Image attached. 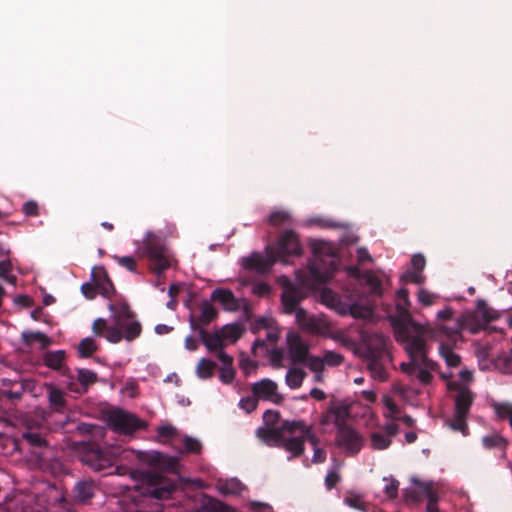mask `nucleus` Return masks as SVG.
<instances>
[{
    "label": "nucleus",
    "instance_id": "22",
    "mask_svg": "<svg viewBox=\"0 0 512 512\" xmlns=\"http://www.w3.org/2000/svg\"><path fill=\"white\" fill-rule=\"evenodd\" d=\"M66 353L64 350L48 351L44 355V364L50 369L59 371L63 376H69V368L64 365Z\"/></svg>",
    "mask_w": 512,
    "mask_h": 512
},
{
    "label": "nucleus",
    "instance_id": "13",
    "mask_svg": "<svg viewBox=\"0 0 512 512\" xmlns=\"http://www.w3.org/2000/svg\"><path fill=\"white\" fill-rule=\"evenodd\" d=\"M304 298L303 289L294 284H287L281 295V302L284 312L292 314L298 307L299 302Z\"/></svg>",
    "mask_w": 512,
    "mask_h": 512
},
{
    "label": "nucleus",
    "instance_id": "1",
    "mask_svg": "<svg viewBox=\"0 0 512 512\" xmlns=\"http://www.w3.org/2000/svg\"><path fill=\"white\" fill-rule=\"evenodd\" d=\"M256 434L265 444L283 447L292 454V457L303 454L305 440L314 447L318 444V439L311 427L306 426L302 421H279V418H275L259 427Z\"/></svg>",
    "mask_w": 512,
    "mask_h": 512
},
{
    "label": "nucleus",
    "instance_id": "2",
    "mask_svg": "<svg viewBox=\"0 0 512 512\" xmlns=\"http://www.w3.org/2000/svg\"><path fill=\"white\" fill-rule=\"evenodd\" d=\"M403 334L405 350L410 361L403 362L400 365L401 370L408 376L415 377L422 384L427 385L433 378L431 372L438 368V364L427 357V344L422 335L409 332Z\"/></svg>",
    "mask_w": 512,
    "mask_h": 512
},
{
    "label": "nucleus",
    "instance_id": "62",
    "mask_svg": "<svg viewBox=\"0 0 512 512\" xmlns=\"http://www.w3.org/2000/svg\"><path fill=\"white\" fill-rule=\"evenodd\" d=\"M272 324L271 318L260 317L254 321L251 327L253 333H257L261 329H270Z\"/></svg>",
    "mask_w": 512,
    "mask_h": 512
},
{
    "label": "nucleus",
    "instance_id": "14",
    "mask_svg": "<svg viewBox=\"0 0 512 512\" xmlns=\"http://www.w3.org/2000/svg\"><path fill=\"white\" fill-rule=\"evenodd\" d=\"M91 277L102 296L110 298L115 293L114 285L104 267H93Z\"/></svg>",
    "mask_w": 512,
    "mask_h": 512
},
{
    "label": "nucleus",
    "instance_id": "63",
    "mask_svg": "<svg viewBox=\"0 0 512 512\" xmlns=\"http://www.w3.org/2000/svg\"><path fill=\"white\" fill-rule=\"evenodd\" d=\"M283 358H284V354L281 349H272L270 351V361H271V364L275 368L283 367V363H282Z\"/></svg>",
    "mask_w": 512,
    "mask_h": 512
},
{
    "label": "nucleus",
    "instance_id": "38",
    "mask_svg": "<svg viewBox=\"0 0 512 512\" xmlns=\"http://www.w3.org/2000/svg\"><path fill=\"white\" fill-rule=\"evenodd\" d=\"M439 353L444 358L448 367H458L460 365V356L454 353L449 345L441 343L439 346Z\"/></svg>",
    "mask_w": 512,
    "mask_h": 512
},
{
    "label": "nucleus",
    "instance_id": "3",
    "mask_svg": "<svg viewBox=\"0 0 512 512\" xmlns=\"http://www.w3.org/2000/svg\"><path fill=\"white\" fill-rule=\"evenodd\" d=\"M139 250L141 255L148 259L151 271L157 276L170 268L171 256L165 240L161 236L148 232L143 238V244Z\"/></svg>",
    "mask_w": 512,
    "mask_h": 512
},
{
    "label": "nucleus",
    "instance_id": "18",
    "mask_svg": "<svg viewBox=\"0 0 512 512\" xmlns=\"http://www.w3.org/2000/svg\"><path fill=\"white\" fill-rule=\"evenodd\" d=\"M147 484L144 493L155 498H163L170 493V489L164 486V479L158 474H143L142 485Z\"/></svg>",
    "mask_w": 512,
    "mask_h": 512
},
{
    "label": "nucleus",
    "instance_id": "45",
    "mask_svg": "<svg viewBox=\"0 0 512 512\" xmlns=\"http://www.w3.org/2000/svg\"><path fill=\"white\" fill-rule=\"evenodd\" d=\"M496 366L502 373L512 374V349L497 359Z\"/></svg>",
    "mask_w": 512,
    "mask_h": 512
},
{
    "label": "nucleus",
    "instance_id": "53",
    "mask_svg": "<svg viewBox=\"0 0 512 512\" xmlns=\"http://www.w3.org/2000/svg\"><path fill=\"white\" fill-rule=\"evenodd\" d=\"M304 364L314 373L323 372L325 368L323 359L313 355H309Z\"/></svg>",
    "mask_w": 512,
    "mask_h": 512
},
{
    "label": "nucleus",
    "instance_id": "17",
    "mask_svg": "<svg viewBox=\"0 0 512 512\" xmlns=\"http://www.w3.org/2000/svg\"><path fill=\"white\" fill-rule=\"evenodd\" d=\"M365 357L390 358L387 349V338L381 334L370 336L366 344Z\"/></svg>",
    "mask_w": 512,
    "mask_h": 512
},
{
    "label": "nucleus",
    "instance_id": "35",
    "mask_svg": "<svg viewBox=\"0 0 512 512\" xmlns=\"http://www.w3.org/2000/svg\"><path fill=\"white\" fill-rule=\"evenodd\" d=\"M98 350V344L91 337L83 338L77 347V352L80 358H89Z\"/></svg>",
    "mask_w": 512,
    "mask_h": 512
},
{
    "label": "nucleus",
    "instance_id": "9",
    "mask_svg": "<svg viewBox=\"0 0 512 512\" xmlns=\"http://www.w3.org/2000/svg\"><path fill=\"white\" fill-rule=\"evenodd\" d=\"M199 315H195L193 312L189 316V324L190 328L193 331H200L201 328H204L206 325L215 320L218 316L217 310L208 300H203L199 304Z\"/></svg>",
    "mask_w": 512,
    "mask_h": 512
},
{
    "label": "nucleus",
    "instance_id": "26",
    "mask_svg": "<svg viewBox=\"0 0 512 512\" xmlns=\"http://www.w3.org/2000/svg\"><path fill=\"white\" fill-rule=\"evenodd\" d=\"M115 325L121 329L124 334V339L128 342H131L138 338L142 332L141 323L135 318H131V320H120L115 322Z\"/></svg>",
    "mask_w": 512,
    "mask_h": 512
},
{
    "label": "nucleus",
    "instance_id": "23",
    "mask_svg": "<svg viewBox=\"0 0 512 512\" xmlns=\"http://www.w3.org/2000/svg\"><path fill=\"white\" fill-rule=\"evenodd\" d=\"M217 359L222 363L219 369V379L224 384H231L235 378L236 372L233 368V357L225 351H219Z\"/></svg>",
    "mask_w": 512,
    "mask_h": 512
},
{
    "label": "nucleus",
    "instance_id": "54",
    "mask_svg": "<svg viewBox=\"0 0 512 512\" xmlns=\"http://www.w3.org/2000/svg\"><path fill=\"white\" fill-rule=\"evenodd\" d=\"M257 404H258V399L254 394H252L251 396L242 398L239 402V406L247 414L252 413L255 410V408L257 407Z\"/></svg>",
    "mask_w": 512,
    "mask_h": 512
},
{
    "label": "nucleus",
    "instance_id": "49",
    "mask_svg": "<svg viewBox=\"0 0 512 512\" xmlns=\"http://www.w3.org/2000/svg\"><path fill=\"white\" fill-rule=\"evenodd\" d=\"M409 304H410V301H409L408 290L405 288L399 289L397 292V304H396L397 310L400 313L407 312Z\"/></svg>",
    "mask_w": 512,
    "mask_h": 512
},
{
    "label": "nucleus",
    "instance_id": "33",
    "mask_svg": "<svg viewBox=\"0 0 512 512\" xmlns=\"http://www.w3.org/2000/svg\"><path fill=\"white\" fill-rule=\"evenodd\" d=\"M350 404L347 401L332 398L329 401L327 414L325 416H350Z\"/></svg>",
    "mask_w": 512,
    "mask_h": 512
},
{
    "label": "nucleus",
    "instance_id": "16",
    "mask_svg": "<svg viewBox=\"0 0 512 512\" xmlns=\"http://www.w3.org/2000/svg\"><path fill=\"white\" fill-rule=\"evenodd\" d=\"M137 459L141 463L159 470L169 469L172 466V460L158 451H139Z\"/></svg>",
    "mask_w": 512,
    "mask_h": 512
},
{
    "label": "nucleus",
    "instance_id": "52",
    "mask_svg": "<svg viewBox=\"0 0 512 512\" xmlns=\"http://www.w3.org/2000/svg\"><path fill=\"white\" fill-rule=\"evenodd\" d=\"M78 430L83 434H91L93 437L102 438L105 434L104 429L100 426L91 424H81Z\"/></svg>",
    "mask_w": 512,
    "mask_h": 512
},
{
    "label": "nucleus",
    "instance_id": "20",
    "mask_svg": "<svg viewBox=\"0 0 512 512\" xmlns=\"http://www.w3.org/2000/svg\"><path fill=\"white\" fill-rule=\"evenodd\" d=\"M211 300L219 302L226 311H237L240 308L239 300L230 289L216 288L211 293Z\"/></svg>",
    "mask_w": 512,
    "mask_h": 512
},
{
    "label": "nucleus",
    "instance_id": "41",
    "mask_svg": "<svg viewBox=\"0 0 512 512\" xmlns=\"http://www.w3.org/2000/svg\"><path fill=\"white\" fill-rule=\"evenodd\" d=\"M349 311L351 316L356 319H369L373 315V309L371 306L357 302H354L349 306Z\"/></svg>",
    "mask_w": 512,
    "mask_h": 512
},
{
    "label": "nucleus",
    "instance_id": "40",
    "mask_svg": "<svg viewBox=\"0 0 512 512\" xmlns=\"http://www.w3.org/2000/svg\"><path fill=\"white\" fill-rule=\"evenodd\" d=\"M243 333L244 329L238 323L225 325L220 332L221 336L223 337V341L227 339L231 342L237 341Z\"/></svg>",
    "mask_w": 512,
    "mask_h": 512
},
{
    "label": "nucleus",
    "instance_id": "31",
    "mask_svg": "<svg viewBox=\"0 0 512 512\" xmlns=\"http://www.w3.org/2000/svg\"><path fill=\"white\" fill-rule=\"evenodd\" d=\"M48 390V399L53 411L56 413H63V409L66 403L64 392L61 389L56 388L52 385L49 386Z\"/></svg>",
    "mask_w": 512,
    "mask_h": 512
},
{
    "label": "nucleus",
    "instance_id": "48",
    "mask_svg": "<svg viewBox=\"0 0 512 512\" xmlns=\"http://www.w3.org/2000/svg\"><path fill=\"white\" fill-rule=\"evenodd\" d=\"M390 444V438L382 435L380 432H374L371 434V445L374 449L383 450L388 448Z\"/></svg>",
    "mask_w": 512,
    "mask_h": 512
},
{
    "label": "nucleus",
    "instance_id": "46",
    "mask_svg": "<svg viewBox=\"0 0 512 512\" xmlns=\"http://www.w3.org/2000/svg\"><path fill=\"white\" fill-rule=\"evenodd\" d=\"M324 366L337 367L343 364L344 356L334 351H325L322 357Z\"/></svg>",
    "mask_w": 512,
    "mask_h": 512
},
{
    "label": "nucleus",
    "instance_id": "51",
    "mask_svg": "<svg viewBox=\"0 0 512 512\" xmlns=\"http://www.w3.org/2000/svg\"><path fill=\"white\" fill-rule=\"evenodd\" d=\"M400 280L405 283H415V284H422L425 280V277L423 274L417 270H407L403 275L401 276Z\"/></svg>",
    "mask_w": 512,
    "mask_h": 512
},
{
    "label": "nucleus",
    "instance_id": "58",
    "mask_svg": "<svg viewBox=\"0 0 512 512\" xmlns=\"http://www.w3.org/2000/svg\"><path fill=\"white\" fill-rule=\"evenodd\" d=\"M293 313H295L296 321L299 325L309 328L313 326L314 321L308 317L305 309L297 307Z\"/></svg>",
    "mask_w": 512,
    "mask_h": 512
},
{
    "label": "nucleus",
    "instance_id": "15",
    "mask_svg": "<svg viewBox=\"0 0 512 512\" xmlns=\"http://www.w3.org/2000/svg\"><path fill=\"white\" fill-rule=\"evenodd\" d=\"M349 273L358 279H362L370 288V293L373 296L382 297L384 290L382 280L373 271L360 272L357 267H350Z\"/></svg>",
    "mask_w": 512,
    "mask_h": 512
},
{
    "label": "nucleus",
    "instance_id": "21",
    "mask_svg": "<svg viewBox=\"0 0 512 512\" xmlns=\"http://www.w3.org/2000/svg\"><path fill=\"white\" fill-rule=\"evenodd\" d=\"M252 393L257 399L273 400L278 398L277 384L270 379H262L252 386Z\"/></svg>",
    "mask_w": 512,
    "mask_h": 512
},
{
    "label": "nucleus",
    "instance_id": "10",
    "mask_svg": "<svg viewBox=\"0 0 512 512\" xmlns=\"http://www.w3.org/2000/svg\"><path fill=\"white\" fill-rule=\"evenodd\" d=\"M107 426L116 433L131 436L134 432L145 429L147 423L140 418H108Z\"/></svg>",
    "mask_w": 512,
    "mask_h": 512
},
{
    "label": "nucleus",
    "instance_id": "59",
    "mask_svg": "<svg viewBox=\"0 0 512 512\" xmlns=\"http://www.w3.org/2000/svg\"><path fill=\"white\" fill-rule=\"evenodd\" d=\"M496 416H509L512 417V403L502 402L493 404Z\"/></svg>",
    "mask_w": 512,
    "mask_h": 512
},
{
    "label": "nucleus",
    "instance_id": "36",
    "mask_svg": "<svg viewBox=\"0 0 512 512\" xmlns=\"http://www.w3.org/2000/svg\"><path fill=\"white\" fill-rule=\"evenodd\" d=\"M216 363L207 359L201 358L196 366V374L201 379H210L214 375Z\"/></svg>",
    "mask_w": 512,
    "mask_h": 512
},
{
    "label": "nucleus",
    "instance_id": "43",
    "mask_svg": "<svg viewBox=\"0 0 512 512\" xmlns=\"http://www.w3.org/2000/svg\"><path fill=\"white\" fill-rule=\"evenodd\" d=\"M158 440L167 442L174 439L178 435L176 427L171 424H164L157 428Z\"/></svg>",
    "mask_w": 512,
    "mask_h": 512
},
{
    "label": "nucleus",
    "instance_id": "5",
    "mask_svg": "<svg viewBox=\"0 0 512 512\" xmlns=\"http://www.w3.org/2000/svg\"><path fill=\"white\" fill-rule=\"evenodd\" d=\"M435 329L452 342H456L460 338L462 330H464L461 317H454L451 307H446L437 313Z\"/></svg>",
    "mask_w": 512,
    "mask_h": 512
},
{
    "label": "nucleus",
    "instance_id": "29",
    "mask_svg": "<svg viewBox=\"0 0 512 512\" xmlns=\"http://www.w3.org/2000/svg\"><path fill=\"white\" fill-rule=\"evenodd\" d=\"M217 488L224 495L236 496L241 495L246 490V486L236 478L219 481Z\"/></svg>",
    "mask_w": 512,
    "mask_h": 512
},
{
    "label": "nucleus",
    "instance_id": "50",
    "mask_svg": "<svg viewBox=\"0 0 512 512\" xmlns=\"http://www.w3.org/2000/svg\"><path fill=\"white\" fill-rule=\"evenodd\" d=\"M113 259L123 268L130 272H137V262L132 256L114 255Z\"/></svg>",
    "mask_w": 512,
    "mask_h": 512
},
{
    "label": "nucleus",
    "instance_id": "28",
    "mask_svg": "<svg viewBox=\"0 0 512 512\" xmlns=\"http://www.w3.org/2000/svg\"><path fill=\"white\" fill-rule=\"evenodd\" d=\"M95 484L93 481L83 480L76 483L74 497L77 502L86 503L94 496Z\"/></svg>",
    "mask_w": 512,
    "mask_h": 512
},
{
    "label": "nucleus",
    "instance_id": "27",
    "mask_svg": "<svg viewBox=\"0 0 512 512\" xmlns=\"http://www.w3.org/2000/svg\"><path fill=\"white\" fill-rule=\"evenodd\" d=\"M473 402L471 391L465 387L459 389L455 396V416H466Z\"/></svg>",
    "mask_w": 512,
    "mask_h": 512
},
{
    "label": "nucleus",
    "instance_id": "12",
    "mask_svg": "<svg viewBox=\"0 0 512 512\" xmlns=\"http://www.w3.org/2000/svg\"><path fill=\"white\" fill-rule=\"evenodd\" d=\"M287 343L289 347V353L293 363H305L309 357V348L302 341L301 337L297 333H288Z\"/></svg>",
    "mask_w": 512,
    "mask_h": 512
},
{
    "label": "nucleus",
    "instance_id": "64",
    "mask_svg": "<svg viewBox=\"0 0 512 512\" xmlns=\"http://www.w3.org/2000/svg\"><path fill=\"white\" fill-rule=\"evenodd\" d=\"M434 299H435V295L432 294L431 292L425 290V289H420L419 292H418V300L421 304H423L424 306H430L434 303Z\"/></svg>",
    "mask_w": 512,
    "mask_h": 512
},
{
    "label": "nucleus",
    "instance_id": "37",
    "mask_svg": "<svg viewBox=\"0 0 512 512\" xmlns=\"http://www.w3.org/2000/svg\"><path fill=\"white\" fill-rule=\"evenodd\" d=\"M21 420H28V418H20ZM27 426L26 430L22 433V437L32 446L41 447L46 445L45 439L38 433L33 430V428L29 425L28 421H25Z\"/></svg>",
    "mask_w": 512,
    "mask_h": 512
},
{
    "label": "nucleus",
    "instance_id": "60",
    "mask_svg": "<svg viewBox=\"0 0 512 512\" xmlns=\"http://www.w3.org/2000/svg\"><path fill=\"white\" fill-rule=\"evenodd\" d=\"M22 211L28 217L38 216V214H39L38 203L36 201H34V200L26 201L23 204Z\"/></svg>",
    "mask_w": 512,
    "mask_h": 512
},
{
    "label": "nucleus",
    "instance_id": "8",
    "mask_svg": "<svg viewBox=\"0 0 512 512\" xmlns=\"http://www.w3.org/2000/svg\"><path fill=\"white\" fill-rule=\"evenodd\" d=\"M279 261L276 255L275 248L267 247L266 256H262L260 253H253L249 257L244 259L245 269L255 271L257 273H268L275 262Z\"/></svg>",
    "mask_w": 512,
    "mask_h": 512
},
{
    "label": "nucleus",
    "instance_id": "61",
    "mask_svg": "<svg viewBox=\"0 0 512 512\" xmlns=\"http://www.w3.org/2000/svg\"><path fill=\"white\" fill-rule=\"evenodd\" d=\"M108 328L109 326H107L106 320L103 318L95 319L92 324V331L96 336H104V332H106Z\"/></svg>",
    "mask_w": 512,
    "mask_h": 512
},
{
    "label": "nucleus",
    "instance_id": "47",
    "mask_svg": "<svg viewBox=\"0 0 512 512\" xmlns=\"http://www.w3.org/2000/svg\"><path fill=\"white\" fill-rule=\"evenodd\" d=\"M291 216L285 211H274L269 216V224L275 227H279L288 223Z\"/></svg>",
    "mask_w": 512,
    "mask_h": 512
},
{
    "label": "nucleus",
    "instance_id": "32",
    "mask_svg": "<svg viewBox=\"0 0 512 512\" xmlns=\"http://www.w3.org/2000/svg\"><path fill=\"white\" fill-rule=\"evenodd\" d=\"M110 311L113 313L114 322L120 320H131V318H136L135 313L131 310L130 306L127 303H115L109 305Z\"/></svg>",
    "mask_w": 512,
    "mask_h": 512
},
{
    "label": "nucleus",
    "instance_id": "25",
    "mask_svg": "<svg viewBox=\"0 0 512 512\" xmlns=\"http://www.w3.org/2000/svg\"><path fill=\"white\" fill-rule=\"evenodd\" d=\"M322 259L318 258L317 256L313 261L309 263V272L312 278L319 282V283H325L327 282L331 277L333 273V263H330V266L328 268L323 269L321 267Z\"/></svg>",
    "mask_w": 512,
    "mask_h": 512
},
{
    "label": "nucleus",
    "instance_id": "30",
    "mask_svg": "<svg viewBox=\"0 0 512 512\" xmlns=\"http://www.w3.org/2000/svg\"><path fill=\"white\" fill-rule=\"evenodd\" d=\"M197 512H234V510L218 500L204 496Z\"/></svg>",
    "mask_w": 512,
    "mask_h": 512
},
{
    "label": "nucleus",
    "instance_id": "6",
    "mask_svg": "<svg viewBox=\"0 0 512 512\" xmlns=\"http://www.w3.org/2000/svg\"><path fill=\"white\" fill-rule=\"evenodd\" d=\"M118 453L110 448H90L81 454V461L91 467L95 471H101L111 467Z\"/></svg>",
    "mask_w": 512,
    "mask_h": 512
},
{
    "label": "nucleus",
    "instance_id": "42",
    "mask_svg": "<svg viewBox=\"0 0 512 512\" xmlns=\"http://www.w3.org/2000/svg\"><path fill=\"white\" fill-rule=\"evenodd\" d=\"M22 338L26 345H31L33 342H40L42 348L50 345V339L42 332H23Z\"/></svg>",
    "mask_w": 512,
    "mask_h": 512
},
{
    "label": "nucleus",
    "instance_id": "11",
    "mask_svg": "<svg viewBox=\"0 0 512 512\" xmlns=\"http://www.w3.org/2000/svg\"><path fill=\"white\" fill-rule=\"evenodd\" d=\"M338 433L337 441L344 446L350 454H356L362 446V440L358 433L352 428L342 425L337 421Z\"/></svg>",
    "mask_w": 512,
    "mask_h": 512
},
{
    "label": "nucleus",
    "instance_id": "19",
    "mask_svg": "<svg viewBox=\"0 0 512 512\" xmlns=\"http://www.w3.org/2000/svg\"><path fill=\"white\" fill-rule=\"evenodd\" d=\"M77 372L78 383L71 381L67 384V388L71 392L83 394L87 391L90 385L97 382V374L94 371L85 368L78 369Z\"/></svg>",
    "mask_w": 512,
    "mask_h": 512
},
{
    "label": "nucleus",
    "instance_id": "4",
    "mask_svg": "<svg viewBox=\"0 0 512 512\" xmlns=\"http://www.w3.org/2000/svg\"><path fill=\"white\" fill-rule=\"evenodd\" d=\"M464 330L477 334L484 330L491 321L498 318V314L487 306L484 300L477 301V307L473 311H466L460 315Z\"/></svg>",
    "mask_w": 512,
    "mask_h": 512
},
{
    "label": "nucleus",
    "instance_id": "24",
    "mask_svg": "<svg viewBox=\"0 0 512 512\" xmlns=\"http://www.w3.org/2000/svg\"><path fill=\"white\" fill-rule=\"evenodd\" d=\"M198 333L202 343L206 346L209 352H214L217 356L219 351H224V341L220 332L209 333L204 328H201Z\"/></svg>",
    "mask_w": 512,
    "mask_h": 512
},
{
    "label": "nucleus",
    "instance_id": "39",
    "mask_svg": "<svg viewBox=\"0 0 512 512\" xmlns=\"http://www.w3.org/2000/svg\"><path fill=\"white\" fill-rule=\"evenodd\" d=\"M306 373L300 368H290L286 375V384L292 388L297 389L302 385Z\"/></svg>",
    "mask_w": 512,
    "mask_h": 512
},
{
    "label": "nucleus",
    "instance_id": "56",
    "mask_svg": "<svg viewBox=\"0 0 512 512\" xmlns=\"http://www.w3.org/2000/svg\"><path fill=\"white\" fill-rule=\"evenodd\" d=\"M104 336L110 343H119L122 339H124V334L117 325L109 326Z\"/></svg>",
    "mask_w": 512,
    "mask_h": 512
},
{
    "label": "nucleus",
    "instance_id": "57",
    "mask_svg": "<svg viewBox=\"0 0 512 512\" xmlns=\"http://www.w3.org/2000/svg\"><path fill=\"white\" fill-rule=\"evenodd\" d=\"M385 485V493L387 494L389 499H394L398 495L399 482L393 478H384Z\"/></svg>",
    "mask_w": 512,
    "mask_h": 512
},
{
    "label": "nucleus",
    "instance_id": "44",
    "mask_svg": "<svg viewBox=\"0 0 512 512\" xmlns=\"http://www.w3.org/2000/svg\"><path fill=\"white\" fill-rule=\"evenodd\" d=\"M412 481L417 486L421 498L426 497L428 499L438 495L432 482H421L415 478H413Z\"/></svg>",
    "mask_w": 512,
    "mask_h": 512
},
{
    "label": "nucleus",
    "instance_id": "7",
    "mask_svg": "<svg viewBox=\"0 0 512 512\" xmlns=\"http://www.w3.org/2000/svg\"><path fill=\"white\" fill-rule=\"evenodd\" d=\"M275 252L279 261L284 264H287L285 256H300L302 247L298 235L293 230L285 231L278 239Z\"/></svg>",
    "mask_w": 512,
    "mask_h": 512
},
{
    "label": "nucleus",
    "instance_id": "55",
    "mask_svg": "<svg viewBox=\"0 0 512 512\" xmlns=\"http://www.w3.org/2000/svg\"><path fill=\"white\" fill-rule=\"evenodd\" d=\"M446 425L455 431L461 432L463 435L467 433L465 418H447Z\"/></svg>",
    "mask_w": 512,
    "mask_h": 512
},
{
    "label": "nucleus",
    "instance_id": "34",
    "mask_svg": "<svg viewBox=\"0 0 512 512\" xmlns=\"http://www.w3.org/2000/svg\"><path fill=\"white\" fill-rule=\"evenodd\" d=\"M366 359L368 361V369L370 370L372 376L381 381L386 380L387 372L383 363L386 358L366 357ZM387 359L389 360L390 358Z\"/></svg>",
    "mask_w": 512,
    "mask_h": 512
}]
</instances>
